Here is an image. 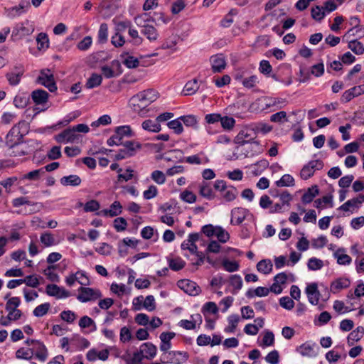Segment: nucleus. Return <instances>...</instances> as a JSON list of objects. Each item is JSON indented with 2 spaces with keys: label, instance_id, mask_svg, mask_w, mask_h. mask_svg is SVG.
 I'll return each mask as SVG.
<instances>
[{
  "label": "nucleus",
  "instance_id": "f257e3e1",
  "mask_svg": "<svg viewBox=\"0 0 364 364\" xmlns=\"http://www.w3.org/2000/svg\"><path fill=\"white\" fill-rule=\"evenodd\" d=\"M159 97V93L154 89H147L138 92L130 99V105L133 111L140 117L147 115L149 109L147 107L156 101Z\"/></svg>",
  "mask_w": 364,
  "mask_h": 364
},
{
  "label": "nucleus",
  "instance_id": "f03ea898",
  "mask_svg": "<svg viewBox=\"0 0 364 364\" xmlns=\"http://www.w3.org/2000/svg\"><path fill=\"white\" fill-rule=\"evenodd\" d=\"M21 304V299L18 296H13L8 299L6 303V310L8 312L6 316H2L0 318V324L4 326H9L12 321L19 320L23 313L21 310L18 309Z\"/></svg>",
  "mask_w": 364,
  "mask_h": 364
},
{
  "label": "nucleus",
  "instance_id": "7ed1b4c3",
  "mask_svg": "<svg viewBox=\"0 0 364 364\" xmlns=\"http://www.w3.org/2000/svg\"><path fill=\"white\" fill-rule=\"evenodd\" d=\"M90 128L87 124H79L73 127L64 129L60 134L55 136V140L58 143H68L77 141L81 135L80 133H87Z\"/></svg>",
  "mask_w": 364,
  "mask_h": 364
},
{
  "label": "nucleus",
  "instance_id": "20e7f679",
  "mask_svg": "<svg viewBox=\"0 0 364 364\" xmlns=\"http://www.w3.org/2000/svg\"><path fill=\"white\" fill-rule=\"evenodd\" d=\"M213 188L220 192L221 198L225 202L234 200L238 195L237 188L233 186H228L223 180H216L214 182Z\"/></svg>",
  "mask_w": 364,
  "mask_h": 364
},
{
  "label": "nucleus",
  "instance_id": "39448f33",
  "mask_svg": "<svg viewBox=\"0 0 364 364\" xmlns=\"http://www.w3.org/2000/svg\"><path fill=\"white\" fill-rule=\"evenodd\" d=\"M25 344L29 346L30 350L32 352V358L35 356L36 358L42 362L47 360L48 352L43 343L34 339H27Z\"/></svg>",
  "mask_w": 364,
  "mask_h": 364
},
{
  "label": "nucleus",
  "instance_id": "423d86ee",
  "mask_svg": "<svg viewBox=\"0 0 364 364\" xmlns=\"http://www.w3.org/2000/svg\"><path fill=\"white\" fill-rule=\"evenodd\" d=\"M257 136V131L253 127L245 126L240 130L233 141L235 144L242 146L245 144L255 142Z\"/></svg>",
  "mask_w": 364,
  "mask_h": 364
},
{
  "label": "nucleus",
  "instance_id": "0eeeda50",
  "mask_svg": "<svg viewBox=\"0 0 364 364\" xmlns=\"http://www.w3.org/2000/svg\"><path fill=\"white\" fill-rule=\"evenodd\" d=\"M77 299L82 302L94 301L102 297L99 289L81 287L77 290Z\"/></svg>",
  "mask_w": 364,
  "mask_h": 364
},
{
  "label": "nucleus",
  "instance_id": "6e6552de",
  "mask_svg": "<svg viewBox=\"0 0 364 364\" xmlns=\"http://www.w3.org/2000/svg\"><path fill=\"white\" fill-rule=\"evenodd\" d=\"M324 166L323 161L316 159L310 161L304 165L300 171V176L304 180H307L314 176L316 170H321Z\"/></svg>",
  "mask_w": 364,
  "mask_h": 364
},
{
  "label": "nucleus",
  "instance_id": "1a4fd4ad",
  "mask_svg": "<svg viewBox=\"0 0 364 364\" xmlns=\"http://www.w3.org/2000/svg\"><path fill=\"white\" fill-rule=\"evenodd\" d=\"M24 73V66L22 64H17L5 76L11 86H16L20 83Z\"/></svg>",
  "mask_w": 364,
  "mask_h": 364
},
{
  "label": "nucleus",
  "instance_id": "9d476101",
  "mask_svg": "<svg viewBox=\"0 0 364 364\" xmlns=\"http://www.w3.org/2000/svg\"><path fill=\"white\" fill-rule=\"evenodd\" d=\"M48 72L41 71L40 75L38 76L37 81L38 83L46 87L50 92H54L57 90V86L54 80L53 75L51 73H48Z\"/></svg>",
  "mask_w": 364,
  "mask_h": 364
},
{
  "label": "nucleus",
  "instance_id": "9b49d317",
  "mask_svg": "<svg viewBox=\"0 0 364 364\" xmlns=\"http://www.w3.org/2000/svg\"><path fill=\"white\" fill-rule=\"evenodd\" d=\"M364 94V84L360 85L354 86L346 90L341 97V102L342 103H347L353 98Z\"/></svg>",
  "mask_w": 364,
  "mask_h": 364
},
{
  "label": "nucleus",
  "instance_id": "f8f14e48",
  "mask_svg": "<svg viewBox=\"0 0 364 364\" xmlns=\"http://www.w3.org/2000/svg\"><path fill=\"white\" fill-rule=\"evenodd\" d=\"M350 285V281L348 277H341L333 280L330 285L331 291L336 294L343 289L348 288Z\"/></svg>",
  "mask_w": 364,
  "mask_h": 364
},
{
  "label": "nucleus",
  "instance_id": "ddd939ff",
  "mask_svg": "<svg viewBox=\"0 0 364 364\" xmlns=\"http://www.w3.org/2000/svg\"><path fill=\"white\" fill-rule=\"evenodd\" d=\"M199 240L198 233H191L187 240H184L181 247L183 250H188L191 254L198 252V247L196 242Z\"/></svg>",
  "mask_w": 364,
  "mask_h": 364
},
{
  "label": "nucleus",
  "instance_id": "4468645a",
  "mask_svg": "<svg viewBox=\"0 0 364 364\" xmlns=\"http://www.w3.org/2000/svg\"><path fill=\"white\" fill-rule=\"evenodd\" d=\"M122 212V205L120 202L118 200H115L112 203L109 209H103L100 210L98 215L105 216V217H116L120 215Z\"/></svg>",
  "mask_w": 364,
  "mask_h": 364
},
{
  "label": "nucleus",
  "instance_id": "2eb2a0df",
  "mask_svg": "<svg viewBox=\"0 0 364 364\" xmlns=\"http://www.w3.org/2000/svg\"><path fill=\"white\" fill-rule=\"evenodd\" d=\"M212 70L213 73H220L226 67V62L223 54L213 55L210 58Z\"/></svg>",
  "mask_w": 364,
  "mask_h": 364
},
{
  "label": "nucleus",
  "instance_id": "dca6fc26",
  "mask_svg": "<svg viewBox=\"0 0 364 364\" xmlns=\"http://www.w3.org/2000/svg\"><path fill=\"white\" fill-rule=\"evenodd\" d=\"M309 301L313 305L318 304L320 298V292L318 290V286L316 283L309 284L306 289Z\"/></svg>",
  "mask_w": 364,
  "mask_h": 364
},
{
  "label": "nucleus",
  "instance_id": "f3484780",
  "mask_svg": "<svg viewBox=\"0 0 364 364\" xmlns=\"http://www.w3.org/2000/svg\"><path fill=\"white\" fill-rule=\"evenodd\" d=\"M15 31L16 36L22 38L31 35L34 31V27L28 20H26L16 26Z\"/></svg>",
  "mask_w": 364,
  "mask_h": 364
},
{
  "label": "nucleus",
  "instance_id": "a211bd4d",
  "mask_svg": "<svg viewBox=\"0 0 364 364\" xmlns=\"http://www.w3.org/2000/svg\"><path fill=\"white\" fill-rule=\"evenodd\" d=\"M40 241L44 247L57 245L60 241L57 240L51 232L45 231L41 234Z\"/></svg>",
  "mask_w": 364,
  "mask_h": 364
},
{
  "label": "nucleus",
  "instance_id": "6ab92c4d",
  "mask_svg": "<svg viewBox=\"0 0 364 364\" xmlns=\"http://www.w3.org/2000/svg\"><path fill=\"white\" fill-rule=\"evenodd\" d=\"M232 225H236L242 223L246 218V210L243 208H235L231 211Z\"/></svg>",
  "mask_w": 364,
  "mask_h": 364
},
{
  "label": "nucleus",
  "instance_id": "aec40b11",
  "mask_svg": "<svg viewBox=\"0 0 364 364\" xmlns=\"http://www.w3.org/2000/svg\"><path fill=\"white\" fill-rule=\"evenodd\" d=\"M48 93L43 90H36L32 92L31 97L33 102L37 105H44L48 100Z\"/></svg>",
  "mask_w": 364,
  "mask_h": 364
},
{
  "label": "nucleus",
  "instance_id": "412c9836",
  "mask_svg": "<svg viewBox=\"0 0 364 364\" xmlns=\"http://www.w3.org/2000/svg\"><path fill=\"white\" fill-rule=\"evenodd\" d=\"M144 358L152 359L156 353V347L151 343H144L139 349Z\"/></svg>",
  "mask_w": 364,
  "mask_h": 364
},
{
  "label": "nucleus",
  "instance_id": "4be33fe9",
  "mask_svg": "<svg viewBox=\"0 0 364 364\" xmlns=\"http://www.w3.org/2000/svg\"><path fill=\"white\" fill-rule=\"evenodd\" d=\"M199 193L201 196L208 200H213L215 197V192L210 183L203 182L199 186Z\"/></svg>",
  "mask_w": 364,
  "mask_h": 364
},
{
  "label": "nucleus",
  "instance_id": "5701e85b",
  "mask_svg": "<svg viewBox=\"0 0 364 364\" xmlns=\"http://www.w3.org/2000/svg\"><path fill=\"white\" fill-rule=\"evenodd\" d=\"M185 161L190 164H206L209 162V159L203 151H200L198 154L186 157Z\"/></svg>",
  "mask_w": 364,
  "mask_h": 364
},
{
  "label": "nucleus",
  "instance_id": "b1692460",
  "mask_svg": "<svg viewBox=\"0 0 364 364\" xmlns=\"http://www.w3.org/2000/svg\"><path fill=\"white\" fill-rule=\"evenodd\" d=\"M200 85L197 79H193L188 81L182 91V95L185 96L192 95L195 94L199 89Z\"/></svg>",
  "mask_w": 364,
  "mask_h": 364
},
{
  "label": "nucleus",
  "instance_id": "393cba45",
  "mask_svg": "<svg viewBox=\"0 0 364 364\" xmlns=\"http://www.w3.org/2000/svg\"><path fill=\"white\" fill-rule=\"evenodd\" d=\"M318 193L319 191L317 186H313L309 188L301 197L302 203L304 204L310 203Z\"/></svg>",
  "mask_w": 364,
  "mask_h": 364
},
{
  "label": "nucleus",
  "instance_id": "a878e982",
  "mask_svg": "<svg viewBox=\"0 0 364 364\" xmlns=\"http://www.w3.org/2000/svg\"><path fill=\"white\" fill-rule=\"evenodd\" d=\"M364 335V328L363 326H358L353 330L348 336V342L350 346L353 344V342L360 341Z\"/></svg>",
  "mask_w": 364,
  "mask_h": 364
},
{
  "label": "nucleus",
  "instance_id": "bb28decb",
  "mask_svg": "<svg viewBox=\"0 0 364 364\" xmlns=\"http://www.w3.org/2000/svg\"><path fill=\"white\" fill-rule=\"evenodd\" d=\"M272 263L270 259H262L257 264V269L258 272L264 274H268L272 271Z\"/></svg>",
  "mask_w": 364,
  "mask_h": 364
},
{
  "label": "nucleus",
  "instance_id": "cd10ccee",
  "mask_svg": "<svg viewBox=\"0 0 364 364\" xmlns=\"http://www.w3.org/2000/svg\"><path fill=\"white\" fill-rule=\"evenodd\" d=\"M141 127L148 132H159L161 130V124L156 119H146L142 122Z\"/></svg>",
  "mask_w": 364,
  "mask_h": 364
},
{
  "label": "nucleus",
  "instance_id": "c85d7f7f",
  "mask_svg": "<svg viewBox=\"0 0 364 364\" xmlns=\"http://www.w3.org/2000/svg\"><path fill=\"white\" fill-rule=\"evenodd\" d=\"M60 183L63 186H77L81 183V178L77 175H70L64 176L60 179Z\"/></svg>",
  "mask_w": 364,
  "mask_h": 364
},
{
  "label": "nucleus",
  "instance_id": "c756f323",
  "mask_svg": "<svg viewBox=\"0 0 364 364\" xmlns=\"http://www.w3.org/2000/svg\"><path fill=\"white\" fill-rule=\"evenodd\" d=\"M122 168L118 169V176H117V181L119 183L127 182L132 180L134 178V170L128 168L125 170L124 173L122 172Z\"/></svg>",
  "mask_w": 364,
  "mask_h": 364
},
{
  "label": "nucleus",
  "instance_id": "7c9ffc66",
  "mask_svg": "<svg viewBox=\"0 0 364 364\" xmlns=\"http://www.w3.org/2000/svg\"><path fill=\"white\" fill-rule=\"evenodd\" d=\"M142 34H144L150 41H154L157 38L158 33L154 26L151 25H145L143 26L141 30Z\"/></svg>",
  "mask_w": 364,
  "mask_h": 364
},
{
  "label": "nucleus",
  "instance_id": "2f4dec72",
  "mask_svg": "<svg viewBox=\"0 0 364 364\" xmlns=\"http://www.w3.org/2000/svg\"><path fill=\"white\" fill-rule=\"evenodd\" d=\"M221 265L223 268L228 272H236L240 268V264L238 262L235 260L230 261L228 259H224L222 261Z\"/></svg>",
  "mask_w": 364,
  "mask_h": 364
},
{
  "label": "nucleus",
  "instance_id": "473e14b6",
  "mask_svg": "<svg viewBox=\"0 0 364 364\" xmlns=\"http://www.w3.org/2000/svg\"><path fill=\"white\" fill-rule=\"evenodd\" d=\"M168 265L171 269L173 271H179L185 267L186 262L181 257H176L168 259Z\"/></svg>",
  "mask_w": 364,
  "mask_h": 364
},
{
  "label": "nucleus",
  "instance_id": "72a5a7b5",
  "mask_svg": "<svg viewBox=\"0 0 364 364\" xmlns=\"http://www.w3.org/2000/svg\"><path fill=\"white\" fill-rule=\"evenodd\" d=\"M348 48L356 55H362L364 53V45L358 40L349 41Z\"/></svg>",
  "mask_w": 364,
  "mask_h": 364
},
{
  "label": "nucleus",
  "instance_id": "f704fd0d",
  "mask_svg": "<svg viewBox=\"0 0 364 364\" xmlns=\"http://www.w3.org/2000/svg\"><path fill=\"white\" fill-rule=\"evenodd\" d=\"M359 205L360 200L358 198H352L340 206L339 209L346 212L353 211L355 208H358Z\"/></svg>",
  "mask_w": 364,
  "mask_h": 364
},
{
  "label": "nucleus",
  "instance_id": "c9c22d12",
  "mask_svg": "<svg viewBox=\"0 0 364 364\" xmlns=\"http://www.w3.org/2000/svg\"><path fill=\"white\" fill-rule=\"evenodd\" d=\"M311 17L316 21H321L324 18L326 13L323 6H315L311 8Z\"/></svg>",
  "mask_w": 364,
  "mask_h": 364
},
{
  "label": "nucleus",
  "instance_id": "e433bc0d",
  "mask_svg": "<svg viewBox=\"0 0 364 364\" xmlns=\"http://www.w3.org/2000/svg\"><path fill=\"white\" fill-rule=\"evenodd\" d=\"M50 309V304L49 303H44L36 306L33 314L36 317H42L48 314Z\"/></svg>",
  "mask_w": 364,
  "mask_h": 364
},
{
  "label": "nucleus",
  "instance_id": "4c0bfd02",
  "mask_svg": "<svg viewBox=\"0 0 364 364\" xmlns=\"http://www.w3.org/2000/svg\"><path fill=\"white\" fill-rule=\"evenodd\" d=\"M294 275L291 273L287 274L285 272H282L279 274H277L274 277V281L277 282L279 284H280L282 287V285H284L288 280L293 282L294 281Z\"/></svg>",
  "mask_w": 364,
  "mask_h": 364
},
{
  "label": "nucleus",
  "instance_id": "58836bf2",
  "mask_svg": "<svg viewBox=\"0 0 364 364\" xmlns=\"http://www.w3.org/2000/svg\"><path fill=\"white\" fill-rule=\"evenodd\" d=\"M195 283L188 279L180 280L178 282V287L185 292L191 294L195 290Z\"/></svg>",
  "mask_w": 364,
  "mask_h": 364
},
{
  "label": "nucleus",
  "instance_id": "ea45409f",
  "mask_svg": "<svg viewBox=\"0 0 364 364\" xmlns=\"http://www.w3.org/2000/svg\"><path fill=\"white\" fill-rule=\"evenodd\" d=\"M79 326L81 328H91L90 331H95L96 325L95 321L87 316H82L79 321Z\"/></svg>",
  "mask_w": 364,
  "mask_h": 364
},
{
  "label": "nucleus",
  "instance_id": "a19ab883",
  "mask_svg": "<svg viewBox=\"0 0 364 364\" xmlns=\"http://www.w3.org/2000/svg\"><path fill=\"white\" fill-rule=\"evenodd\" d=\"M108 37V26L107 23H103L100 25L98 31V42L100 43H105L107 41Z\"/></svg>",
  "mask_w": 364,
  "mask_h": 364
},
{
  "label": "nucleus",
  "instance_id": "79ce46f5",
  "mask_svg": "<svg viewBox=\"0 0 364 364\" xmlns=\"http://www.w3.org/2000/svg\"><path fill=\"white\" fill-rule=\"evenodd\" d=\"M16 357L19 359L30 360L32 358V352L29 346L21 347L16 352Z\"/></svg>",
  "mask_w": 364,
  "mask_h": 364
},
{
  "label": "nucleus",
  "instance_id": "37998d69",
  "mask_svg": "<svg viewBox=\"0 0 364 364\" xmlns=\"http://www.w3.org/2000/svg\"><path fill=\"white\" fill-rule=\"evenodd\" d=\"M102 77L100 75L94 73L87 80L86 86L87 88H94L100 85L102 83Z\"/></svg>",
  "mask_w": 364,
  "mask_h": 364
},
{
  "label": "nucleus",
  "instance_id": "c03bdc74",
  "mask_svg": "<svg viewBox=\"0 0 364 364\" xmlns=\"http://www.w3.org/2000/svg\"><path fill=\"white\" fill-rule=\"evenodd\" d=\"M276 185L277 187L291 186L294 185V179L291 175L285 174L276 182Z\"/></svg>",
  "mask_w": 364,
  "mask_h": 364
},
{
  "label": "nucleus",
  "instance_id": "a18cd8bd",
  "mask_svg": "<svg viewBox=\"0 0 364 364\" xmlns=\"http://www.w3.org/2000/svg\"><path fill=\"white\" fill-rule=\"evenodd\" d=\"M235 120L234 118L225 116L222 117L220 119V123L222 127L225 130H232L235 125Z\"/></svg>",
  "mask_w": 364,
  "mask_h": 364
},
{
  "label": "nucleus",
  "instance_id": "49530a36",
  "mask_svg": "<svg viewBox=\"0 0 364 364\" xmlns=\"http://www.w3.org/2000/svg\"><path fill=\"white\" fill-rule=\"evenodd\" d=\"M240 321V318L237 315L231 316L228 318L229 325L225 328V332L232 333L235 331L238 323Z\"/></svg>",
  "mask_w": 364,
  "mask_h": 364
},
{
  "label": "nucleus",
  "instance_id": "de8ad7c7",
  "mask_svg": "<svg viewBox=\"0 0 364 364\" xmlns=\"http://www.w3.org/2000/svg\"><path fill=\"white\" fill-rule=\"evenodd\" d=\"M269 289L267 287H259L254 291H248L247 296L248 297H253L254 296H266L269 294Z\"/></svg>",
  "mask_w": 364,
  "mask_h": 364
},
{
  "label": "nucleus",
  "instance_id": "09e8293b",
  "mask_svg": "<svg viewBox=\"0 0 364 364\" xmlns=\"http://www.w3.org/2000/svg\"><path fill=\"white\" fill-rule=\"evenodd\" d=\"M274 343V333L271 331H267L264 332L262 340V346L263 347L271 346Z\"/></svg>",
  "mask_w": 364,
  "mask_h": 364
},
{
  "label": "nucleus",
  "instance_id": "8fccbe9b",
  "mask_svg": "<svg viewBox=\"0 0 364 364\" xmlns=\"http://www.w3.org/2000/svg\"><path fill=\"white\" fill-rule=\"evenodd\" d=\"M181 198L188 203H192L196 201V195L191 191L185 190L180 194Z\"/></svg>",
  "mask_w": 364,
  "mask_h": 364
},
{
  "label": "nucleus",
  "instance_id": "3c124183",
  "mask_svg": "<svg viewBox=\"0 0 364 364\" xmlns=\"http://www.w3.org/2000/svg\"><path fill=\"white\" fill-rule=\"evenodd\" d=\"M38 49H44L48 48L49 41L48 36L44 33H41L36 38Z\"/></svg>",
  "mask_w": 364,
  "mask_h": 364
},
{
  "label": "nucleus",
  "instance_id": "603ef678",
  "mask_svg": "<svg viewBox=\"0 0 364 364\" xmlns=\"http://www.w3.org/2000/svg\"><path fill=\"white\" fill-rule=\"evenodd\" d=\"M231 78L228 75H224L222 77H214L213 82L218 87H222L230 83Z\"/></svg>",
  "mask_w": 364,
  "mask_h": 364
},
{
  "label": "nucleus",
  "instance_id": "864d4df0",
  "mask_svg": "<svg viewBox=\"0 0 364 364\" xmlns=\"http://www.w3.org/2000/svg\"><path fill=\"white\" fill-rule=\"evenodd\" d=\"M333 307V309L338 314L349 312L353 309L350 306H345L344 303L342 301L338 300L334 301Z\"/></svg>",
  "mask_w": 364,
  "mask_h": 364
},
{
  "label": "nucleus",
  "instance_id": "5fc2aeb1",
  "mask_svg": "<svg viewBox=\"0 0 364 364\" xmlns=\"http://www.w3.org/2000/svg\"><path fill=\"white\" fill-rule=\"evenodd\" d=\"M270 121L275 123H283L288 121L287 113L284 111H280L272 114L270 117Z\"/></svg>",
  "mask_w": 364,
  "mask_h": 364
},
{
  "label": "nucleus",
  "instance_id": "6e6d98bb",
  "mask_svg": "<svg viewBox=\"0 0 364 364\" xmlns=\"http://www.w3.org/2000/svg\"><path fill=\"white\" fill-rule=\"evenodd\" d=\"M215 236L217 237L220 242L225 243L230 239L229 233L223 228L217 226Z\"/></svg>",
  "mask_w": 364,
  "mask_h": 364
},
{
  "label": "nucleus",
  "instance_id": "4d7b16f0",
  "mask_svg": "<svg viewBox=\"0 0 364 364\" xmlns=\"http://www.w3.org/2000/svg\"><path fill=\"white\" fill-rule=\"evenodd\" d=\"M56 265L48 266L43 272L44 274L48 277V279L53 282L58 281V276L55 272Z\"/></svg>",
  "mask_w": 364,
  "mask_h": 364
},
{
  "label": "nucleus",
  "instance_id": "13d9d810",
  "mask_svg": "<svg viewBox=\"0 0 364 364\" xmlns=\"http://www.w3.org/2000/svg\"><path fill=\"white\" fill-rule=\"evenodd\" d=\"M113 225L117 232H122L127 229V222L124 218H117L114 220Z\"/></svg>",
  "mask_w": 364,
  "mask_h": 364
},
{
  "label": "nucleus",
  "instance_id": "bf43d9fd",
  "mask_svg": "<svg viewBox=\"0 0 364 364\" xmlns=\"http://www.w3.org/2000/svg\"><path fill=\"white\" fill-rule=\"evenodd\" d=\"M286 101L284 99L282 98H270L269 99V102L266 104V107H274L275 109L273 110H276L277 109H280L282 107V105L285 104Z\"/></svg>",
  "mask_w": 364,
  "mask_h": 364
},
{
  "label": "nucleus",
  "instance_id": "052dcab7",
  "mask_svg": "<svg viewBox=\"0 0 364 364\" xmlns=\"http://www.w3.org/2000/svg\"><path fill=\"white\" fill-rule=\"evenodd\" d=\"M60 316L62 320L69 323H73L77 318L76 314L70 310L63 311L60 313Z\"/></svg>",
  "mask_w": 364,
  "mask_h": 364
},
{
  "label": "nucleus",
  "instance_id": "680f3d73",
  "mask_svg": "<svg viewBox=\"0 0 364 364\" xmlns=\"http://www.w3.org/2000/svg\"><path fill=\"white\" fill-rule=\"evenodd\" d=\"M237 14L235 10H230V12L225 16L223 19L220 21V25L223 27H229L233 22V16Z\"/></svg>",
  "mask_w": 364,
  "mask_h": 364
},
{
  "label": "nucleus",
  "instance_id": "e2e57ef3",
  "mask_svg": "<svg viewBox=\"0 0 364 364\" xmlns=\"http://www.w3.org/2000/svg\"><path fill=\"white\" fill-rule=\"evenodd\" d=\"M151 179L158 184H163L166 181V176L161 171H154L151 175Z\"/></svg>",
  "mask_w": 364,
  "mask_h": 364
},
{
  "label": "nucleus",
  "instance_id": "0e129e2a",
  "mask_svg": "<svg viewBox=\"0 0 364 364\" xmlns=\"http://www.w3.org/2000/svg\"><path fill=\"white\" fill-rule=\"evenodd\" d=\"M120 341L122 343L129 342L132 338L131 331L127 326H124L120 330Z\"/></svg>",
  "mask_w": 364,
  "mask_h": 364
},
{
  "label": "nucleus",
  "instance_id": "69168bd1",
  "mask_svg": "<svg viewBox=\"0 0 364 364\" xmlns=\"http://www.w3.org/2000/svg\"><path fill=\"white\" fill-rule=\"evenodd\" d=\"M143 301V306L148 311H151L156 309L155 299L152 295L147 296Z\"/></svg>",
  "mask_w": 364,
  "mask_h": 364
},
{
  "label": "nucleus",
  "instance_id": "338daca9",
  "mask_svg": "<svg viewBox=\"0 0 364 364\" xmlns=\"http://www.w3.org/2000/svg\"><path fill=\"white\" fill-rule=\"evenodd\" d=\"M168 127L170 129H173L174 132L177 134H181L183 130L181 119H179L169 122L168 123Z\"/></svg>",
  "mask_w": 364,
  "mask_h": 364
},
{
  "label": "nucleus",
  "instance_id": "774afa93",
  "mask_svg": "<svg viewBox=\"0 0 364 364\" xmlns=\"http://www.w3.org/2000/svg\"><path fill=\"white\" fill-rule=\"evenodd\" d=\"M100 208V205L98 201L96 200H90L85 203L84 210L85 212H94L99 210Z\"/></svg>",
  "mask_w": 364,
  "mask_h": 364
}]
</instances>
